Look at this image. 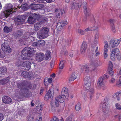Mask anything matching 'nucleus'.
Returning <instances> with one entry per match:
<instances>
[{
  "label": "nucleus",
  "instance_id": "f257e3e1",
  "mask_svg": "<svg viewBox=\"0 0 121 121\" xmlns=\"http://www.w3.org/2000/svg\"><path fill=\"white\" fill-rule=\"evenodd\" d=\"M32 46L36 47L38 46V42H35L30 47H26L21 52L22 58L25 60L30 57L32 54L36 52L35 49L32 47Z\"/></svg>",
  "mask_w": 121,
  "mask_h": 121
},
{
  "label": "nucleus",
  "instance_id": "f03ea898",
  "mask_svg": "<svg viewBox=\"0 0 121 121\" xmlns=\"http://www.w3.org/2000/svg\"><path fill=\"white\" fill-rule=\"evenodd\" d=\"M17 87L20 89L17 90L16 92L19 93L22 96L29 97L30 96L29 89L26 88L23 83H18L17 84Z\"/></svg>",
  "mask_w": 121,
  "mask_h": 121
},
{
  "label": "nucleus",
  "instance_id": "7ed1b4c3",
  "mask_svg": "<svg viewBox=\"0 0 121 121\" xmlns=\"http://www.w3.org/2000/svg\"><path fill=\"white\" fill-rule=\"evenodd\" d=\"M6 10L2 12L1 14L3 17H8L9 15L13 13L14 12L13 8L11 4H8L6 8Z\"/></svg>",
  "mask_w": 121,
  "mask_h": 121
},
{
  "label": "nucleus",
  "instance_id": "20e7f679",
  "mask_svg": "<svg viewBox=\"0 0 121 121\" xmlns=\"http://www.w3.org/2000/svg\"><path fill=\"white\" fill-rule=\"evenodd\" d=\"M49 30L48 28L45 27L39 31L37 33L38 37L39 39H43L46 38L48 36Z\"/></svg>",
  "mask_w": 121,
  "mask_h": 121
},
{
  "label": "nucleus",
  "instance_id": "39448f33",
  "mask_svg": "<svg viewBox=\"0 0 121 121\" xmlns=\"http://www.w3.org/2000/svg\"><path fill=\"white\" fill-rule=\"evenodd\" d=\"M26 18L25 15H19L15 19V24L18 26L21 24L22 22L25 21Z\"/></svg>",
  "mask_w": 121,
  "mask_h": 121
},
{
  "label": "nucleus",
  "instance_id": "423d86ee",
  "mask_svg": "<svg viewBox=\"0 0 121 121\" xmlns=\"http://www.w3.org/2000/svg\"><path fill=\"white\" fill-rule=\"evenodd\" d=\"M66 98V97H65V96H63L62 95V96L59 95L58 96L56 97L55 102L51 103V106L52 105V107L53 106L52 104H53V103H55L56 107H58L59 106V102L60 103H63L64 101V99Z\"/></svg>",
  "mask_w": 121,
  "mask_h": 121
},
{
  "label": "nucleus",
  "instance_id": "0eeeda50",
  "mask_svg": "<svg viewBox=\"0 0 121 121\" xmlns=\"http://www.w3.org/2000/svg\"><path fill=\"white\" fill-rule=\"evenodd\" d=\"M84 89L85 90L87 91L90 88L91 85V79L89 76H87L84 80Z\"/></svg>",
  "mask_w": 121,
  "mask_h": 121
},
{
  "label": "nucleus",
  "instance_id": "6e6552de",
  "mask_svg": "<svg viewBox=\"0 0 121 121\" xmlns=\"http://www.w3.org/2000/svg\"><path fill=\"white\" fill-rule=\"evenodd\" d=\"M54 88L53 87H51L50 90L48 91L44 97L45 100H47L49 99L50 98L52 99L53 98L54 95Z\"/></svg>",
  "mask_w": 121,
  "mask_h": 121
},
{
  "label": "nucleus",
  "instance_id": "1a4fd4ad",
  "mask_svg": "<svg viewBox=\"0 0 121 121\" xmlns=\"http://www.w3.org/2000/svg\"><path fill=\"white\" fill-rule=\"evenodd\" d=\"M1 48L3 51L7 53H9L11 52V49L7 43L6 41L4 42L1 46Z\"/></svg>",
  "mask_w": 121,
  "mask_h": 121
},
{
  "label": "nucleus",
  "instance_id": "9d476101",
  "mask_svg": "<svg viewBox=\"0 0 121 121\" xmlns=\"http://www.w3.org/2000/svg\"><path fill=\"white\" fill-rule=\"evenodd\" d=\"M33 17L30 16L28 18L27 22L29 23H34L35 22L36 19L39 16L38 14L35 13H33Z\"/></svg>",
  "mask_w": 121,
  "mask_h": 121
},
{
  "label": "nucleus",
  "instance_id": "9b49d317",
  "mask_svg": "<svg viewBox=\"0 0 121 121\" xmlns=\"http://www.w3.org/2000/svg\"><path fill=\"white\" fill-rule=\"evenodd\" d=\"M70 9L73 11L74 9L76 10L80 8L82 5V3H78V2H72L71 3Z\"/></svg>",
  "mask_w": 121,
  "mask_h": 121
},
{
  "label": "nucleus",
  "instance_id": "f8f14e48",
  "mask_svg": "<svg viewBox=\"0 0 121 121\" xmlns=\"http://www.w3.org/2000/svg\"><path fill=\"white\" fill-rule=\"evenodd\" d=\"M108 77L106 74H104V76L102 77H100L98 79L97 83L98 86L100 87L102 85H103L104 84V82H103L104 80L106 78H108Z\"/></svg>",
  "mask_w": 121,
  "mask_h": 121
},
{
  "label": "nucleus",
  "instance_id": "ddd939ff",
  "mask_svg": "<svg viewBox=\"0 0 121 121\" xmlns=\"http://www.w3.org/2000/svg\"><path fill=\"white\" fill-rule=\"evenodd\" d=\"M119 43L116 40L112 39L111 40L109 43V47L110 48H114L117 47L119 44Z\"/></svg>",
  "mask_w": 121,
  "mask_h": 121
},
{
  "label": "nucleus",
  "instance_id": "4468645a",
  "mask_svg": "<svg viewBox=\"0 0 121 121\" xmlns=\"http://www.w3.org/2000/svg\"><path fill=\"white\" fill-rule=\"evenodd\" d=\"M109 99L107 98L104 99V102L103 104V109L107 111L109 110V107H108V104L109 103L108 102Z\"/></svg>",
  "mask_w": 121,
  "mask_h": 121
},
{
  "label": "nucleus",
  "instance_id": "2eb2a0df",
  "mask_svg": "<svg viewBox=\"0 0 121 121\" xmlns=\"http://www.w3.org/2000/svg\"><path fill=\"white\" fill-rule=\"evenodd\" d=\"M87 47V42L86 41L83 42L81 45L80 49V51L83 54L85 52Z\"/></svg>",
  "mask_w": 121,
  "mask_h": 121
},
{
  "label": "nucleus",
  "instance_id": "dca6fc26",
  "mask_svg": "<svg viewBox=\"0 0 121 121\" xmlns=\"http://www.w3.org/2000/svg\"><path fill=\"white\" fill-rule=\"evenodd\" d=\"M37 56H36V59L38 62H40L43 60L44 56V54L42 53H37L36 54Z\"/></svg>",
  "mask_w": 121,
  "mask_h": 121
},
{
  "label": "nucleus",
  "instance_id": "f3484780",
  "mask_svg": "<svg viewBox=\"0 0 121 121\" xmlns=\"http://www.w3.org/2000/svg\"><path fill=\"white\" fill-rule=\"evenodd\" d=\"M2 100L4 103L6 104H9L12 102L11 98L8 96H4L2 98Z\"/></svg>",
  "mask_w": 121,
  "mask_h": 121
},
{
  "label": "nucleus",
  "instance_id": "a211bd4d",
  "mask_svg": "<svg viewBox=\"0 0 121 121\" xmlns=\"http://www.w3.org/2000/svg\"><path fill=\"white\" fill-rule=\"evenodd\" d=\"M81 69L82 70L84 71L85 73H88L91 71L90 67L87 65H82L81 66Z\"/></svg>",
  "mask_w": 121,
  "mask_h": 121
},
{
  "label": "nucleus",
  "instance_id": "6ab92c4d",
  "mask_svg": "<svg viewBox=\"0 0 121 121\" xmlns=\"http://www.w3.org/2000/svg\"><path fill=\"white\" fill-rule=\"evenodd\" d=\"M86 2H84L83 4L82 5L83 7V9H84V13L86 16H88L90 14V13L88 11L87 8L86 7Z\"/></svg>",
  "mask_w": 121,
  "mask_h": 121
},
{
  "label": "nucleus",
  "instance_id": "aec40b11",
  "mask_svg": "<svg viewBox=\"0 0 121 121\" xmlns=\"http://www.w3.org/2000/svg\"><path fill=\"white\" fill-rule=\"evenodd\" d=\"M68 89L67 88L64 87L63 88L61 91V94L63 96H65L67 98H68L69 94L68 93Z\"/></svg>",
  "mask_w": 121,
  "mask_h": 121
},
{
  "label": "nucleus",
  "instance_id": "412c9836",
  "mask_svg": "<svg viewBox=\"0 0 121 121\" xmlns=\"http://www.w3.org/2000/svg\"><path fill=\"white\" fill-rule=\"evenodd\" d=\"M55 12L56 16L57 18H60L63 13V12H62L61 10L60 9H56Z\"/></svg>",
  "mask_w": 121,
  "mask_h": 121
},
{
  "label": "nucleus",
  "instance_id": "4be33fe9",
  "mask_svg": "<svg viewBox=\"0 0 121 121\" xmlns=\"http://www.w3.org/2000/svg\"><path fill=\"white\" fill-rule=\"evenodd\" d=\"M55 12L56 16L57 18H60L63 13V12H62L61 10L60 9H56Z\"/></svg>",
  "mask_w": 121,
  "mask_h": 121
},
{
  "label": "nucleus",
  "instance_id": "5701e85b",
  "mask_svg": "<svg viewBox=\"0 0 121 121\" xmlns=\"http://www.w3.org/2000/svg\"><path fill=\"white\" fill-rule=\"evenodd\" d=\"M7 72V69L6 67H0V76L4 75Z\"/></svg>",
  "mask_w": 121,
  "mask_h": 121
},
{
  "label": "nucleus",
  "instance_id": "b1692460",
  "mask_svg": "<svg viewBox=\"0 0 121 121\" xmlns=\"http://www.w3.org/2000/svg\"><path fill=\"white\" fill-rule=\"evenodd\" d=\"M111 52L115 55L116 56H118L120 55L119 49L117 48L113 49Z\"/></svg>",
  "mask_w": 121,
  "mask_h": 121
},
{
  "label": "nucleus",
  "instance_id": "393cba45",
  "mask_svg": "<svg viewBox=\"0 0 121 121\" xmlns=\"http://www.w3.org/2000/svg\"><path fill=\"white\" fill-rule=\"evenodd\" d=\"M12 26L9 27L5 26L3 30L4 32L6 33H8L12 31Z\"/></svg>",
  "mask_w": 121,
  "mask_h": 121
},
{
  "label": "nucleus",
  "instance_id": "a878e982",
  "mask_svg": "<svg viewBox=\"0 0 121 121\" xmlns=\"http://www.w3.org/2000/svg\"><path fill=\"white\" fill-rule=\"evenodd\" d=\"M23 34V33L22 30H19L16 32L14 34V36L16 37V38H18L21 36Z\"/></svg>",
  "mask_w": 121,
  "mask_h": 121
},
{
  "label": "nucleus",
  "instance_id": "bb28decb",
  "mask_svg": "<svg viewBox=\"0 0 121 121\" xmlns=\"http://www.w3.org/2000/svg\"><path fill=\"white\" fill-rule=\"evenodd\" d=\"M9 81V79L7 78H4L2 80H0V85H4Z\"/></svg>",
  "mask_w": 121,
  "mask_h": 121
},
{
  "label": "nucleus",
  "instance_id": "cd10ccee",
  "mask_svg": "<svg viewBox=\"0 0 121 121\" xmlns=\"http://www.w3.org/2000/svg\"><path fill=\"white\" fill-rule=\"evenodd\" d=\"M26 109L24 108H21L18 112V113L21 115H24L26 113Z\"/></svg>",
  "mask_w": 121,
  "mask_h": 121
},
{
  "label": "nucleus",
  "instance_id": "c85d7f7f",
  "mask_svg": "<svg viewBox=\"0 0 121 121\" xmlns=\"http://www.w3.org/2000/svg\"><path fill=\"white\" fill-rule=\"evenodd\" d=\"M29 74L28 72L26 71H23L21 74V75L25 78H28L29 77Z\"/></svg>",
  "mask_w": 121,
  "mask_h": 121
},
{
  "label": "nucleus",
  "instance_id": "c756f323",
  "mask_svg": "<svg viewBox=\"0 0 121 121\" xmlns=\"http://www.w3.org/2000/svg\"><path fill=\"white\" fill-rule=\"evenodd\" d=\"M41 23L38 22L34 25L35 30V31L38 30L39 28L41 26Z\"/></svg>",
  "mask_w": 121,
  "mask_h": 121
},
{
  "label": "nucleus",
  "instance_id": "7c9ffc66",
  "mask_svg": "<svg viewBox=\"0 0 121 121\" xmlns=\"http://www.w3.org/2000/svg\"><path fill=\"white\" fill-rule=\"evenodd\" d=\"M26 61H22L20 64L18 65L19 66H20L21 68L23 69H25L26 67Z\"/></svg>",
  "mask_w": 121,
  "mask_h": 121
},
{
  "label": "nucleus",
  "instance_id": "2f4dec72",
  "mask_svg": "<svg viewBox=\"0 0 121 121\" xmlns=\"http://www.w3.org/2000/svg\"><path fill=\"white\" fill-rule=\"evenodd\" d=\"M76 74L75 73H73L71 75V77L69 79V81H74L77 77Z\"/></svg>",
  "mask_w": 121,
  "mask_h": 121
},
{
  "label": "nucleus",
  "instance_id": "473e14b6",
  "mask_svg": "<svg viewBox=\"0 0 121 121\" xmlns=\"http://www.w3.org/2000/svg\"><path fill=\"white\" fill-rule=\"evenodd\" d=\"M38 46L40 47H42L44 46L45 44V41L42 40L38 41Z\"/></svg>",
  "mask_w": 121,
  "mask_h": 121
},
{
  "label": "nucleus",
  "instance_id": "72a5a7b5",
  "mask_svg": "<svg viewBox=\"0 0 121 121\" xmlns=\"http://www.w3.org/2000/svg\"><path fill=\"white\" fill-rule=\"evenodd\" d=\"M95 24L93 26V27H92V29H93L92 30H96L98 28V26H99L100 24V22H98L97 23V25L96 24V22L95 21Z\"/></svg>",
  "mask_w": 121,
  "mask_h": 121
},
{
  "label": "nucleus",
  "instance_id": "f704fd0d",
  "mask_svg": "<svg viewBox=\"0 0 121 121\" xmlns=\"http://www.w3.org/2000/svg\"><path fill=\"white\" fill-rule=\"evenodd\" d=\"M31 63L29 62H26V67L25 68V69L28 70L30 68Z\"/></svg>",
  "mask_w": 121,
  "mask_h": 121
},
{
  "label": "nucleus",
  "instance_id": "c9c22d12",
  "mask_svg": "<svg viewBox=\"0 0 121 121\" xmlns=\"http://www.w3.org/2000/svg\"><path fill=\"white\" fill-rule=\"evenodd\" d=\"M64 61L61 60L60 62L59 65V68L60 69H62L64 67Z\"/></svg>",
  "mask_w": 121,
  "mask_h": 121
},
{
  "label": "nucleus",
  "instance_id": "e433bc0d",
  "mask_svg": "<svg viewBox=\"0 0 121 121\" xmlns=\"http://www.w3.org/2000/svg\"><path fill=\"white\" fill-rule=\"evenodd\" d=\"M51 53L50 51H48L46 52L45 54L46 57V58L45 59L46 60H48L49 58L51 56Z\"/></svg>",
  "mask_w": 121,
  "mask_h": 121
},
{
  "label": "nucleus",
  "instance_id": "4c0bfd02",
  "mask_svg": "<svg viewBox=\"0 0 121 121\" xmlns=\"http://www.w3.org/2000/svg\"><path fill=\"white\" fill-rule=\"evenodd\" d=\"M80 103H78L75 106L76 110L77 111H79L81 109Z\"/></svg>",
  "mask_w": 121,
  "mask_h": 121
},
{
  "label": "nucleus",
  "instance_id": "58836bf2",
  "mask_svg": "<svg viewBox=\"0 0 121 121\" xmlns=\"http://www.w3.org/2000/svg\"><path fill=\"white\" fill-rule=\"evenodd\" d=\"M104 57L105 59L107 57L108 54V49L105 48H104Z\"/></svg>",
  "mask_w": 121,
  "mask_h": 121
},
{
  "label": "nucleus",
  "instance_id": "ea45409f",
  "mask_svg": "<svg viewBox=\"0 0 121 121\" xmlns=\"http://www.w3.org/2000/svg\"><path fill=\"white\" fill-rule=\"evenodd\" d=\"M36 109L39 111H41L42 109V106L41 104L38 105L36 108Z\"/></svg>",
  "mask_w": 121,
  "mask_h": 121
},
{
  "label": "nucleus",
  "instance_id": "a19ab883",
  "mask_svg": "<svg viewBox=\"0 0 121 121\" xmlns=\"http://www.w3.org/2000/svg\"><path fill=\"white\" fill-rule=\"evenodd\" d=\"M98 65V64H97L96 63V64L95 65V66H91L90 67V69H91V70H90L91 71H95V70L96 69V66H97Z\"/></svg>",
  "mask_w": 121,
  "mask_h": 121
},
{
  "label": "nucleus",
  "instance_id": "79ce46f5",
  "mask_svg": "<svg viewBox=\"0 0 121 121\" xmlns=\"http://www.w3.org/2000/svg\"><path fill=\"white\" fill-rule=\"evenodd\" d=\"M109 71L108 73L111 76L113 75V71L112 68L109 69Z\"/></svg>",
  "mask_w": 121,
  "mask_h": 121
},
{
  "label": "nucleus",
  "instance_id": "37998d69",
  "mask_svg": "<svg viewBox=\"0 0 121 121\" xmlns=\"http://www.w3.org/2000/svg\"><path fill=\"white\" fill-rule=\"evenodd\" d=\"M36 119L38 121H41L42 117L39 114L37 115Z\"/></svg>",
  "mask_w": 121,
  "mask_h": 121
},
{
  "label": "nucleus",
  "instance_id": "c03bdc74",
  "mask_svg": "<svg viewBox=\"0 0 121 121\" xmlns=\"http://www.w3.org/2000/svg\"><path fill=\"white\" fill-rule=\"evenodd\" d=\"M115 55L113 53L111 52L110 58L111 60L112 61H114L115 59Z\"/></svg>",
  "mask_w": 121,
  "mask_h": 121
},
{
  "label": "nucleus",
  "instance_id": "a18cd8bd",
  "mask_svg": "<svg viewBox=\"0 0 121 121\" xmlns=\"http://www.w3.org/2000/svg\"><path fill=\"white\" fill-rule=\"evenodd\" d=\"M63 27L61 23V22H58L57 23L56 27H57V28L61 29Z\"/></svg>",
  "mask_w": 121,
  "mask_h": 121
},
{
  "label": "nucleus",
  "instance_id": "49530a36",
  "mask_svg": "<svg viewBox=\"0 0 121 121\" xmlns=\"http://www.w3.org/2000/svg\"><path fill=\"white\" fill-rule=\"evenodd\" d=\"M115 106L116 109L119 110L121 109V107L120 104L118 103H116L115 104Z\"/></svg>",
  "mask_w": 121,
  "mask_h": 121
},
{
  "label": "nucleus",
  "instance_id": "de8ad7c7",
  "mask_svg": "<svg viewBox=\"0 0 121 121\" xmlns=\"http://www.w3.org/2000/svg\"><path fill=\"white\" fill-rule=\"evenodd\" d=\"M71 40L70 39H67L66 40L65 42L68 45H69L70 44L71 42Z\"/></svg>",
  "mask_w": 121,
  "mask_h": 121
},
{
  "label": "nucleus",
  "instance_id": "09e8293b",
  "mask_svg": "<svg viewBox=\"0 0 121 121\" xmlns=\"http://www.w3.org/2000/svg\"><path fill=\"white\" fill-rule=\"evenodd\" d=\"M37 9H40L43 8V5L42 4H38L37 6Z\"/></svg>",
  "mask_w": 121,
  "mask_h": 121
},
{
  "label": "nucleus",
  "instance_id": "8fccbe9b",
  "mask_svg": "<svg viewBox=\"0 0 121 121\" xmlns=\"http://www.w3.org/2000/svg\"><path fill=\"white\" fill-rule=\"evenodd\" d=\"M98 47H97L96 48V49L95 50V52L96 53L95 55L96 56H97L99 55V52H98Z\"/></svg>",
  "mask_w": 121,
  "mask_h": 121
},
{
  "label": "nucleus",
  "instance_id": "3c124183",
  "mask_svg": "<svg viewBox=\"0 0 121 121\" xmlns=\"http://www.w3.org/2000/svg\"><path fill=\"white\" fill-rule=\"evenodd\" d=\"M105 45L104 46V48L107 49V48H108L109 45H108V43L107 41H105L104 42Z\"/></svg>",
  "mask_w": 121,
  "mask_h": 121
},
{
  "label": "nucleus",
  "instance_id": "603ef678",
  "mask_svg": "<svg viewBox=\"0 0 121 121\" xmlns=\"http://www.w3.org/2000/svg\"><path fill=\"white\" fill-rule=\"evenodd\" d=\"M34 119L33 117L29 116L28 118L27 121H34Z\"/></svg>",
  "mask_w": 121,
  "mask_h": 121
},
{
  "label": "nucleus",
  "instance_id": "864d4df0",
  "mask_svg": "<svg viewBox=\"0 0 121 121\" xmlns=\"http://www.w3.org/2000/svg\"><path fill=\"white\" fill-rule=\"evenodd\" d=\"M61 23L62 26H64L66 25L67 23V22L66 21H62L61 22Z\"/></svg>",
  "mask_w": 121,
  "mask_h": 121
},
{
  "label": "nucleus",
  "instance_id": "5fc2aeb1",
  "mask_svg": "<svg viewBox=\"0 0 121 121\" xmlns=\"http://www.w3.org/2000/svg\"><path fill=\"white\" fill-rule=\"evenodd\" d=\"M78 33L82 35H83L84 34V32L82 30L79 29L78 30Z\"/></svg>",
  "mask_w": 121,
  "mask_h": 121
},
{
  "label": "nucleus",
  "instance_id": "6e6d98bb",
  "mask_svg": "<svg viewBox=\"0 0 121 121\" xmlns=\"http://www.w3.org/2000/svg\"><path fill=\"white\" fill-rule=\"evenodd\" d=\"M109 110H103V112H104V114L105 115H109V114L108 113L109 112Z\"/></svg>",
  "mask_w": 121,
  "mask_h": 121
},
{
  "label": "nucleus",
  "instance_id": "4d7b16f0",
  "mask_svg": "<svg viewBox=\"0 0 121 121\" xmlns=\"http://www.w3.org/2000/svg\"><path fill=\"white\" fill-rule=\"evenodd\" d=\"M4 57V55L3 53L1 52V50L0 49V58H3Z\"/></svg>",
  "mask_w": 121,
  "mask_h": 121
},
{
  "label": "nucleus",
  "instance_id": "13d9d810",
  "mask_svg": "<svg viewBox=\"0 0 121 121\" xmlns=\"http://www.w3.org/2000/svg\"><path fill=\"white\" fill-rule=\"evenodd\" d=\"M48 21V19L45 17H43V18L42 22H47Z\"/></svg>",
  "mask_w": 121,
  "mask_h": 121
},
{
  "label": "nucleus",
  "instance_id": "bf43d9fd",
  "mask_svg": "<svg viewBox=\"0 0 121 121\" xmlns=\"http://www.w3.org/2000/svg\"><path fill=\"white\" fill-rule=\"evenodd\" d=\"M27 86L28 87L29 89H31L32 87V86L30 82H27Z\"/></svg>",
  "mask_w": 121,
  "mask_h": 121
},
{
  "label": "nucleus",
  "instance_id": "052dcab7",
  "mask_svg": "<svg viewBox=\"0 0 121 121\" xmlns=\"http://www.w3.org/2000/svg\"><path fill=\"white\" fill-rule=\"evenodd\" d=\"M92 29V27H88L85 30V31H92L93 30Z\"/></svg>",
  "mask_w": 121,
  "mask_h": 121
},
{
  "label": "nucleus",
  "instance_id": "680f3d73",
  "mask_svg": "<svg viewBox=\"0 0 121 121\" xmlns=\"http://www.w3.org/2000/svg\"><path fill=\"white\" fill-rule=\"evenodd\" d=\"M113 67V65L111 61H109V69L112 68Z\"/></svg>",
  "mask_w": 121,
  "mask_h": 121
},
{
  "label": "nucleus",
  "instance_id": "e2e57ef3",
  "mask_svg": "<svg viewBox=\"0 0 121 121\" xmlns=\"http://www.w3.org/2000/svg\"><path fill=\"white\" fill-rule=\"evenodd\" d=\"M28 6V4H23V5L22 6V8H24L25 9H27Z\"/></svg>",
  "mask_w": 121,
  "mask_h": 121
},
{
  "label": "nucleus",
  "instance_id": "0e129e2a",
  "mask_svg": "<svg viewBox=\"0 0 121 121\" xmlns=\"http://www.w3.org/2000/svg\"><path fill=\"white\" fill-rule=\"evenodd\" d=\"M4 117L3 115L1 113H0V121L3 120Z\"/></svg>",
  "mask_w": 121,
  "mask_h": 121
},
{
  "label": "nucleus",
  "instance_id": "69168bd1",
  "mask_svg": "<svg viewBox=\"0 0 121 121\" xmlns=\"http://www.w3.org/2000/svg\"><path fill=\"white\" fill-rule=\"evenodd\" d=\"M111 24H112L113 25L115 22V20H114L111 19L109 20Z\"/></svg>",
  "mask_w": 121,
  "mask_h": 121
},
{
  "label": "nucleus",
  "instance_id": "338daca9",
  "mask_svg": "<svg viewBox=\"0 0 121 121\" xmlns=\"http://www.w3.org/2000/svg\"><path fill=\"white\" fill-rule=\"evenodd\" d=\"M119 95L118 92L115 93L113 95V97L114 98L118 97V96Z\"/></svg>",
  "mask_w": 121,
  "mask_h": 121
},
{
  "label": "nucleus",
  "instance_id": "774afa93",
  "mask_svg": "<svg viewBox=\"0 0 121 121\" xmlns=\"http://www.w3.org/2000/svg\"><path fill=\"white\" fill-rule=\"evenodd\" d=\"M52 121H59V119L57 117H54Z\"/></svg>",
  "mask_w": 121,
  "mask_h": 121
}]
</instances>
